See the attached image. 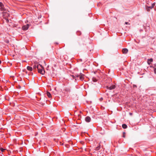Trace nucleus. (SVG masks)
<instances>
[{"instance_id": "obj_1", "label": "nucleus", "mask_w": 156, "mask_h": 156, "mask_svg": "<svg viewBox=\"0 0 156 156\" xmlns=\"http://www.w3.org/2000/svg\"><path fill=\"white\" fill-rule=\"evenodd\" d=\"M37 69L38 72L42 75H44L45 73V71L44 67L41 65L39 64L37 65Z\"/></svg>"}, {"instance_id": "obj_2", "label": "nucleus", "mask_w": 156, "mask_h": 156, "mask_svg": "<svg viewBox=\"0 0 156 156\" xmlns=\"http://www.w3.org/2000/svg\"><path fill=\"white\" fill-rule=\"evenodd\" d=\"M3 18L5 19L6 23H8L9 22L8 17L9 16V11L6 9V11H3Z\"/></svg>"}, {"instance_id": "obj_3", "label": "nucleus", "mask_w": 156, "mask_h": 156, "mask_svg": "<svg viewBox=\"0 0 156 156\" xmlns=\"http://www.w3.org/2000/svg\"><path fill=\"white\" fill-rule=\"evenodd\" d=\"M0 10L1 11H6V9H5L4 7L3 4L2 2H0Z\"/></svg>"}, {"instance_id": "obj_4", "label": "nucleus", "mask_w": 156, "mask_h": 156, "mask_svg": "<svg viewBox=\"0 0 156 156\" xmlns=\"http://www.w3.org/2000/svg\"><path fill=\"white\" fill-rule=\"evenodd\" d=\"M84 76L85 75L84 74L82 73H80L79 75H77V77H79L80 80H81L82 81H83L84 80Z\"/></svg>"}, {"instance_id": "obj_5", "label": "nucleus", "mask_w": 156, "mask_h": 156, "mask_svg": "<svg viewBox=\"0 0 156 156\" xmlns=\"http://www.w3.org/2000/svg\"><path fill=\"white\" fill-rule=\"evenodd\" d=\"M155 5V3H153L150 6H147L146 7V10L147 11H149L150 9H152Z\"/></svg>"}, {"instance_id": "obj_6", "label": "nucleus", "mask_w": 156, "mask_h": 156, "mask_svg": "<svg viewBox=\"0 0 156 156\" xmlns=\"http://www.w3.org/2000/svg\"><path fill=\"white\" fill-rule=\"evenodd\" d=\"M29 26L30 25L29 24H27L26 25L23 26L22 29L23 30H26L28 29L29 27Z\"/></svg>"}, {"instance_id": "obj_7", "label": "nucleus", "mask_w": 156, "mask_h": 156, "mask_svg": "<svg viewBox=\"0 0 156 156\" xmlns=\"http://www.w3.org/2000/svg\"><path fill=\"white\" fill-rule=\"evenodd\" d=\"M107 88L108 89L112 90L114 89L115 88V85H112L109 87L108 86Z\"/></svg>"}, {"instance_id": "obj_8", "label": "nucleus", "mask_w": 156, "mask_h": 156, "mask_svg": "<svg viewBox=\"0 0 156 156\" xmlns=\"http://www.w3.org/2000/svg\"><path fill=\"white\" fill-rule=\"evenodd\" d=\"M122 52L124 54H126L128 52V50L127 48H124L122 50Z\"/></svg>"}, {"instance_id": "obj_9", "label": "nucleus", "mask_w": 156, "mask_h": 156, "mask_svg": "<svg viewBox=\"0 0 156 156\" xmlns=\"http://www.w3.org/2000/svg\"><path fill=\"white\" fill-rule=\"evenodd\" d=\"M85 121L87 122H89L90 121L91 118L89 116H87L85 118Z\"/></svg>"}, {"instance_id": "obj_10", "label": "nucleus", "mask_w": 156, "mask_h": 156, "mask_svg": "<svg viewBox=\"0 0 156 156\" xmlns=\"http://www.w3.org/2000/svg\"><path fill=\"white\" fill-rule=\"evenodd\" d=\"M153 61V59L152 58H151L150 59H147V63L149 64V65H150V64L151 63V62H152Z\"/></svg>"}, {"instance_id": "obj_11", "label": "nucleus", "mask_w": 156, "mask_h": 156, "mask_svg": "<svg viewBox=\"0 0 156 156\" xmlns=\"http://www.w3.org/2000/svg\"><path fill=\"white\" fill-rule=\"evenodd\" d=\"M27 69L30 71H31L32 70H33V68H32L31 67V66H27Z\"/></svg>"}, {"instance_id": "obj_12", "label": "nucleus", "mask_w": 156, "mask_h": 156, "mask_svg": "<svg viewBox=\"0 0 156 156\" xmlns=\"http://www.w3.org/2000/svg\"><path fill=\"white\" fill-rule=\"evenodd\" d=\"M65 91L66 92H67V93L70 92V89L69 88H66L65 89Z\"/></svg>"}, {"instance_id": "obj_13", "label": "nucleus", "mask_w": 156, "mask_h": 156, "mask_svg": "<svg viewBox=\"0 0 156 156\" xmlns=\"http://www.w3.org/2000/svg\"><path fill=\"white\" fill-rule=\"evenodd\" d=\"M101 148V145L99 144V145L95 148V150L96 151L99 150Z\"/></svg>"}, {"instance_id": "obj_14", "label": "nucleus", "mask_w": 156, "mask_h": 156, "mask_svg": "<svg viewBox=\"0 0 156 156\" xmlns=\"http://www.w3.org/2000/svg\"><path fill=\"white\" fill-rule=\"evenodd\" d=\"M47 94L49 98H50L51 97V94L49 92H47Z\"/></svg>"}, {"instance_id": "obj_15", "label": "nucleus", "mask_w": 156, "mask_h": 156, "mask_svg": "<svg viewBox=\"0 0 156 156\" xmlns=\"http://www.w3.org/2000/svg\"><path fill=\"white\" fill-rule=\"evenodd\" d=\"M122 127L123 129H126L127 127V126L126 124H123L122 125Z\"/></svg>"}, {"instance_id": "obj_16", "label": "nucleus", "mask_w": 156, "mask_h": 156, "mask_svg": "<svg viewBox=\"0 0 156 156\" xmlns=\"http://www.w3.org/2000/svg\"><path fill=\"white\" fill-rule=\"evenodd\" d=\"M81 34V33L80 31H78L76 32V34L77 35L79 36Z\"/></svg>"}, {"instance_id": "obj_17", "label": "nucleus", "mask_w": 156, "mask_h": 156, "mask_svg": "<svg viewBox=\"0 0 156 156\" xmlns=\"http://www.w3.org/2000/svg\"><path fill=\"white\" fill-rule=\"evenodd\" d=\"M92 80L94 82H96L97 81V79L94 77H93L92 78Z\"/></svg>"}, {"instance_id": "obj_18", "label": "nucleus", "mask_w": 156, "mask_h": 156, "mask_svg": "<svg viewBox=\"0 0 156 156\" xmlns=\"http://www.w3.org/2000/svg\"><path fill=\"white\" fill-rule=\"evenodd\" d=\"M0 150L2 152H3L5 150V149L2 148H0Z\"/></svg>"}, {"instance_id": "obj_19", "label": "nucleus", "mask_w": 156, "mask_h": 156, "mask_svg": "<svg viewBox=\"0 0 156 156\" xmlns=\"http://www.w3.org/2000/svg\"><path fill=\"white\" fill-rule=\"evenodd\" d=\"M37 65H35L34 66H33L34 69H36V68H37Z\"/></svg>"}, {"instance_id": "obj_20", "label": "nucleus", "mask_w": 156, "mask_h": 156, "mask_svg": "<svg viewBox=\"0 0 156 156\" xmlns=\"http://www.w3.org/2000/svg\"><path fill=\"white\" fill-rule=\"evenodd\" d=\"M123 137H125V132H123Z\"/></svg>"}, {"instance_id": "obj_21", "label": "nucleus", "mask_w": 156, "mask_h": 156, "mask_svg": "<svg viewBox=\"0 0 156 156\" xmlns=\"http://www.w3.org/2000/svg\"><path fill=\"white\" fill-rule=\"evenodd\" d=\"M154 72L155 74L156 73V68H154Z\"/></svg>"}, {"instance_id": "obj_22", "label": "nucleus", "mask_w": 156, "mask_h": 156, "mask_svg": "<svg viewBox=\"0 0 156 156\" xmlns=\"http://www.w3.org/2000/svg\"><path fill=\"white\" fill-rule=\"evenodd\" d=\"M125 24H126V25H129L130 24V23H129L128 22H126L125 23Z\"/></svg>"}, {"instance_id": "obj_23", "label": "nucleus", "mask_w": 156, "mask_h": 156, "mask_svg": "<svg viewBox=\"0 0 156 156\" xmlns=\"http://www.w3.org/2000/svg\"><path fill=\"white\" fill-rule=\"evenodd\" d=\"M99 100L100 101H101L103 100V98H101L99 99Z\"/></svg>"}, {"instance_id": "obj_24", "label": "nucleus", "mask_w": 156, "mask_h": 156, "mask_svg": "<svg viewBox=\"0 0 156 156\" xmlns=\"http://www.w3.org/2000/svg\"><path fill=\"white\" fill-rule=\"evenodd\" d=\"M129 114L131 115H132L133 114L132 113H129Z\"/></svg>"}, {"instance_id": "obj_25", "label": "nucleus", "mask_w": 156, "mask_h": 156, "mask_svg": "<svg viewBox=\"0 0 156 156\" xmlns=\"http://www.w3.org/2000/svg\"><path fill=\"white\" fill-rule=\"evenodd\" d=\"M133 87H136V85H133Z\"/></svg>"}, {"instance_id": "obj_26", "label": "nucleus", "mask_w": 156, "mask_h": 156, "mask_svg": "<svg viewBox=\"0 0 156 156\" xmlns=\"http://www.w3.org/2000/svg\"><path fill=\"white\" fill-rule=\"evenodd\" d=\"M56 44H58V43H56Z\"/></svg>"}]
</instances>
